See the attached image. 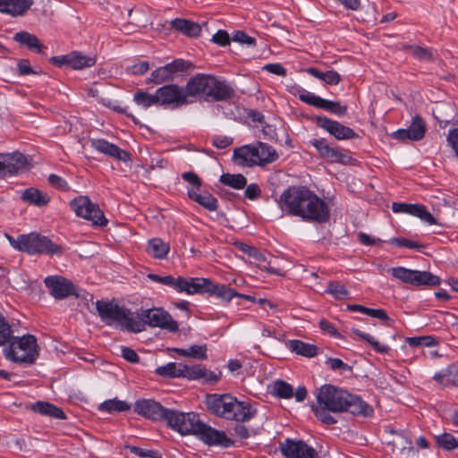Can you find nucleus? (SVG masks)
<instances>
[{"instance_id":"nucleus-1","label":"nucleus","mask_w":458,"mask_h":458,"mask_svg":"<svg viewBox=\"0 0 458 458\" xmlns=\"http://www.w3.org/2000/svg\"><path fill=\"white\" fill-rule=\"evenodd\" d=\"M165 420L173 429L181 435H195L208 445H221L226 447L232 444L223 432L208 427L193 412L169 410Z\"/></svg>"},{"instance_id":"nucleus-2","label":"nucleus","mask_w":458,"mask_h":458,"mask_svg":"<svg viewBox=\"0 0 458 458\" xmlns=\"http://www.w3.org/2000/svg\"><path fill=\"white\" fill-rule=\"evenodd\" d=\"M288 213L310 222L325 223L329 219L327 203L304 186L288 189Z\"/></svg>"},{"instance_id":"nucleus-3","label":"nucleus","mask_w":458,"mask_h":458,"mask_svg":"<svg viewBox=\"0 0 458 458\" xmlns=\"http://www.w3.org/2000/svg\"><path fill=\"white\" fill-rule=\"evenodd\" d=\"M318 405L331 412L348 411L353 415L371 416L373 409L360 397L332 385L322 386L316 394Z\"/></svg>"},{"instance_id":"nucleus-4","label":"nucleus","mask_w":458,"mask_h":458,"mask_svg":"<svg viewBox=\"0 0 458 458\" xmlns=\"http://www.w3.org/2000/svg\"><path fill=\"white\" fill-rule=\"evenodd\" d=\"M96 309L101 320L107 326L120 327L122 329L135 333L143 331L140 315L114 301H98Z\"/></svg>"},{"instance_id":"nucleus-5","label":"nucleus","mask_w":458,"mask_h":458,"mask_svg":"<svg viewBox=\"0 0 458 458\" xmlns=\"http://www.w3.org/2000/svg\"><path fill=\"white\" fill-rule=\"evenodd\" d=\"M188 99L190 98H212L222 100L231 94L230 88L211 75L198 74L190 79L185 86Z\"/></svg>"},{"instance_id":"nucleus-6","label":"nucleus","mask_w":458,"mask_h":458,"mask_svg":"<svg viewBox=\"0 0 458 458\" xmlns=\"http://www.w3.org/2000/svg\"><path fill=\"white\" fill-rule=\"evenodd\" d=\"M7 343L9 346L5 349V356L13 362L33 364L39 356L40 347L32 335L11 336Z\"/></svg>"},{"instance_id":"nucleus-7","label":"nucleus","mask_w":458,"mask_h":458,"mask_svg":"<svg viewBox=\"0 0 458 458\" xmlns=\"http://www.w3.org/2000/svg\"><path fill=\"white\" fill-rule=\"evenodd\" d=\"M388 272L394 278L413 286H437L440 284V278L428 271L396 267L390 268Z\"/></svg>"},{"instance_id":"nucleus-8","label":"nucleus","mask_w":458,"mask_h":458,"mask_svg":"<svg viewBox=\"0 0 458 458\" xmlns=\"http://www.w3.org/2000/svg\"><path fill=\"white\" fill-rule=\"evenodd\" d=\"M70 206L77 216L90 221L93 225L105 226L107 219L98 205L93 203L88 196H79L70 202Z\"/></svg>"},{"instance_id":"nucleus-9","label":"nucleus","mask_w":458,"mask_h":458,"mask_svg":"<svg viewBox=\"0 0 458 458\" xmlns=\"http://www.w3.org/2000/svg\"><path fill=\"white\" fill-rule=\"evenodd\" d=\"M29 165L27 157L19 151L0 153V178L22 173Z\"/></svg>"},{"instance_id":"nucleus-10","label":"nucleus","mask_w":458,"mask_h":458,"mask_svg":"<svg viewBox=\"0 0 458 458\" xmlns=\"http://www.w3.org/2000/svg\"><path fill=\"white\" fill-rule=\"evenodd\" d=\"M23 251L29 254L61 255L63 249L45 236L30 233L25 235Z\"/></svg>"},{"instance_id":"nucleus-11","label":"nucleus","mask_w":458,"mask_h":458,"mask_svg":"<svg viewBox=\"0 0 458 458\" xmlns=\"http://www.w3.org/2000/svg\"><path fill=\"white\" fill-rule=\"evenodd\" d=\"M140 319L143 323V329L145 328V324L153 327L166 329L171 332H175L178 329L177 323L162 309L155 308L147 310L140 315Z\"/></svg>"},{"instance_id":"nucleus-12","label":"nucleus","mask_w":458,"mask_h":458,"mask_svg":"<svg viewBox=\"0 0 458 458\" xmlns=\"http://www.w3.org/2000/svg\"><path fill=\"white\" fill-rule=\"evenodd\" d=\"M159 105L182 106L189 103L185 88L177 84H168L158 88L157 90Z\"/></svg>"},{"instance_id":"nucleus-13","label":"nucleus","mask_w":458,"mask_h":458,"mask_svg":"<svg viewBox=\"0 0 458 458\" xmlns=\"http://www.w3.org/2000/svg\"><path fill=\"white\" fill-rule=\"evenodd\" d=\"M170 286L178 293L185 292L188 294L203 293L205 290H209V280L206 278L185 279L182 276H172Z\"/></svg>"},{"instance_id":"nucleus-14","label":"nucleus","mask_w":458,"mask_h":458,"mask_svg":"<svg viewBox=\"0 0 458 458\" xmlns=\"http://www.w3.org/2000/svg\"><path fill=\"white\" fill-rule=\"evenodd\" d=\"M168 411L169 410H165L159 403L151 399L139 400L134 405L135 412L153 420L162 419L165 420Z\"/></svg>"},{"instance_id":"nucleus-15","label":"nucleus","mask_w":458,"mask_h":458,"mask_svg":"<svg viewBox=\"0 0 458 458\" xmlns=\"http://www.w3.org/2000/svg\"><path fill=\"white\" fill-rule=\"evenodd\" d=\"M233 399V397L229 394H208L206 396L207 408L211 413L226 419L232 416L228 411Z\"/></svg>"},{"instance_id":"nucleus-16","label":"nucleus","mask_w":458,"mask_h":458,"mask_svg":"<svg viewBox=\"0 0 458 458\" xmlns=\"http://www.w3.org/2000/svg\"><path fill=\"white\" fill-rule=\"evenodd\" d=\"M317 123L321 128L334 135L337 140H348L356 136V133L350 127L344 126L336 121L330 120L327 117L318 116Z\"/></svg>"},{"instance_id":"nucleus-17","label":"nucleus","mask_w":458,"mask_h":458,"mask_svg":"<svg viewBox=\"0 0 458 458\" xmlns=\"http://www.w3.org/2000/svg\"><path fill=\"white\" fill-rule=\"evenodd\" d=\"M46 285L55 299H64L74 293L73 284L61 276H48L45 279Z\"/></svg>"},{"instance_id":"nucleus-18","label":"nucleus","mask_w":458,"mask_h":458,"mask_svg":"<svg viewBox=\"0 0 458 458\" xmlns=\"http://www.w3.org/2000/svg\"><path fill=\"white\" fill-rule=\"evenodd\" d=\"M90 145L97 151L118 160L126 162L131 159L128 152L104 139H92L90 140Z\"/></svg>"},{"instance_id":"nucleus-19","label":"nucleus","mask_w":458,"mask_h":458,"mask_svg":"<svg viewBox=\"0 0 458 458\" xmlns=\"http://www.w3.org/2000/svg\"><path fill=\"white\" fill-rule=\"evenodd\" d=\"M426 131V124L420 115H415L408 129H401L394 132V138L400 140H420Z\"/></svg>"},{"instance_id":"nucleus-20","label":"nucleus","mask_w":458,"mask_h":458,"mask_svg":"<svg viewBox=\"0 0 458 458\" xmlns=\"http://www.w3.org/2000/svg\"><path fill=\"white\" fill-rule=\"evenodd\" d=\"M33 4L34 0H0V13L11 17L22 16Z\"/></svg>"},{"instance_id":"nucleus-21","label":"nucleus","mask_w":458,"mask_h":458,"mask_svg":"<svg viewBox=\"0 0 458 458\" xmlns=\"http://www.w3.org/2000/svg\"><path fill=\"white\" fill-rule=\"evenodd\" d=\"M288 458H319L316 450L302 440L288 438Z\"/></svg>"},{"instance_id":"nucleus-22","label":"nucleus","mask_w":458,"mask_h":458,"mask_svg":"<svg viewBox=\"0 0 458 458\" xmlns=\"http://www.w3.org/2000/svg\"><path fill=\"white\" fill-rule=\"evenodd\" d=\"M228 412L231 413L232 416L227 417V420L245 421L251 419L254 416L256 411L252 410L249 403L238 402L233 397Z\"/></svg>"},{"instance_id":"nucleus-23","label":"nucleus","mask_w":458,"mask_h":458,"mask_svg":"<svg viewBox=\"0 0 458 458\" xmlns=\"http://www.w3.org/2000/svg\"><path fill=\"white\" fill-rule=\"evenodd\" d=\"M156 373L165 377H182L188 378V375L191 373V366L182 363L170 362L165 366L158 367L156 369Z\"/></svg>"},{"instance_id":"nucleus-24","label":"nucleus","mask_w":458,"mask_h":458,"mask_svg":"<svg viewBox=\"0 0 458 458\" xmlns=\"http://www.w3.org/2000/svg\"><path fill=\"white\" fill-rule=\"evenodd\" d=\"M256 157L257 156L254 145H246L238 148L233 153L234 161L242 166L251 167L258 165V160H256Z\"/></svg>"},{"instance_id":"nucleus-25","label":"nucleus","mask_w":458,"mask_h":458,"mask_svg":"<svg viewBox=\"0 0 458 458\" xmlns=\"http://www.w3.org/2000/svg\"><path fill=\"white\" fill-rule=\"evenodd\" d=\"M312 144L322 157L330 159L333 162H344L347 157L338 148L330 147L325 140H315Z\"/></svg>"},{"instance_id":"nucleus-26","label":"nucleus","mask_w":458,"mask_h":458,"mask_svg":"<svg viewBox=\"0 0 458 458\" xmlns=\"http://www.w3.org/2000/svg\"><path fill=\"white\" fill-rule=\"evenodd\" d=\"M13 40L21 47H26L31 51L41 53L44 46L41 44L38 37L28 31H19L14 34Z\"/></svg>"},{"instance_id":"nucleus-27","label":"nucleus","mask_w":458,"mask_h":458,"mask_svg":"<svg viewBox=\"0 0 458 458\" xmlns=\"http://www.w3.org/2000/svg\"><path fill=\"white\" fill-rule=\"evenodd\" d=\"M391 433L395 435L394 438L389 442L393 452L403 457L408 456L413 450L411 440L403 433L396 434L395 431Z\"/></svg>"},{"instance_id":"nucleus-28","label":"nucleus","mask_w":458,"mask_h":458,"mask_svg":"<svg viewBox=\"0 0 458 458\" xmlns=\"http://www.w3.org/2000/svg\"><path fill=\"white\" fill-rule=\"evenodd\" d=\"M171 27L187 37H198L201 31V27L199 23L186 19L173 20Z\"/></svg>"},{"instance_id":"nucleus-29","label":"nucleus","mask_w":458,"mask_h":458,"mask_svg":"<svg viewBox=\"0 0 458 458\" xmlns=\"http://www.w3.org/2000/svg\"><path fill=\"white\" fill-rule=\"evenodd\" d=\"M288 348L292 352L306 358H313L318 353V348L316 345L304 343L301 340H289Z\"/></svg>"},{"instance_id":"nucleus-30","label":"nucleus","mask_w":458,"mask_h":458,"mask_svg":"<svg viewBox=\"0 0 458 458\" xmlns=\"http://www.w3.org/2000/svg\"><path fill=\"white\" fill-rule=\"evenodd\" d=\"M254 148L257 156L256 160H258V165L262 166L271 163L275 161L278 157L276 151L265 143L259 142L254 145Z\"/></svg>"},{"instance_id":"nucleus-31","label":"nucleus","mask_w":458,"mask_h":458,"mask_svg":"<svg viewBox=\"0 0 458 458\" xmlns=\"http://www.w3.org/2000/svg\"><path fill=\"white\" fill-rule=\"evenodd\" d=\"M95 55H86L81 52L73 51L70 53V67L73 70H81L89 68L96 64Z\"/></svg>"},{"instance_id":"nucleus-32","label":"nucleus","mask_w":458,"mask_h":458,"mask_svg":"<svg viewBox=\"0 0 458 458\" xmlns=\"http://www.w3.org/2000/svg\"><path fill=\"white\" fill-rule=\"evenodd\" d=\"M21 199L37 207H43L49 202L50 197L36 188H29L22 192Z\"/></svg>"},{"instance_id":"nucleus-33","label":"nucleus","mask_w":458,"mask_h":458,"mask_svg":"<svg viewBox=\"0 0 458 458\" xmlns=\"http://www.w3.org/2000/svg\"><path fill=\"white\" fill-rule=\"evenodd\" d=\"M188 196L209 211H215L217 208L216 199L208 192L199 194L194 189H190L188 190Z\"/></svg>"},{"instance_id":"nucleus-34","label":"nucleus","mask_w":458,"mask_h":458,"mask_svg":"<svg viewBox=\"0 0 458 458\" xmlns=\"http://www.w3.org/2000/svg\"><path fill=\"white\" fill-rule=\"evenodd\" d=\"M170 245L168 242H164L160 238H154L148 242V253L151 254L154 258L163 259L169 252Z\"/></svg>"},{"instance_id":"nucleus-35","label":"nucleus","mask_w":458,"mask_h":458,"mask_svg":"<svg viewBox=\"0 0 458 458\" xmlns=\"http://www.w3.org/2000/svg\"><path fill=\"white\" fill-rule=\"evenodd\" d=\"M32 410L42 415L56 418L65 419L64 411L58 407L46 402H38L32 406Z\"/></svg>"},{"instance_id":"nucleus-36","label":"nucleus","mask_w":458,"mask_h":458,"mask_svg":"<svg viewBox=\"0 0 458 458\" xmlns=\"http://www.w3.org/2000/svg\"><path fill=\"white\" fill-rule=\"evenodd\" d=\"M174 352L184 357L204 360L207 359V345H192L188 349L174 348Z\"/></svg>"},{"instance_id":"nucleus-37","label":"nucleus","mask_w":458,"mask_h":458,"mask_svg":"<svg viewBox=\"0 0 458 458\" xmlns=\"http://www.w3.org/2000/svg\"><path fill=\"white\" fill-rule=\"evenodd\" d=\"M188 378L191 380L204 378L206 382L214 383L218 380L219 376L199 365H195L191 366V373L188 375Z\"/></svg>"},{"instance_id":"nucleus-38","label":"nucleus","mask_w":458,"mask_h":458,"mask_svg":"<svg viewBox=\"0 0 458 458\" xmlns=\"http://www.w3.org/2000/svg\"><path fill=\"white\" fill-rule=\"evenodd\" d=\"M133 100L137 105L144 108L159 105L157 91L155 94H150L147 91L140 90L134 94Z\"/></svg>"},{"instance_id":"nucleus-39","label":"nucleus","mask_w":458,"mask_h":458,"mask_svg":"<svg viewBox=\"0 0 458 458\" xmlns=\"http://www.w3.org/2000/svg\"><path fill=\"white\" fill-rule=\"evenodd\" d=\"M131 409V404L116 398L105 401L99 405V410L106 412L125 411Z\"/></svg>"},{"instance_id":"nucleus-40","label":"nucleus","mask_w":458,"mask_h":458,"mask_svg":"<svg viewBox=\"0 0 458 458\" xmlns=\"http://www.w3.org/2000/svg\"><path fill=\"white\" fill-rule=\"evenodd\" d=\"M220 182L227 186L236 190L243 189L247 184V180L242 174H225L220 177Z\"/></svg>"},{"instance_id":"nucleus-41","label":"nucleus","mask_w":458,"mask_h":458,"mask_svg":"<svg viewBox=\"0 0 458 458\" xmlns=\"http://www.w3.org/2000/svg\"><path fill=\"white\" fill-rule=\"evenodd\" d=\"M352 333L358 335L360 339L369 343L374 350L379 353H387L390 351V347L388 345L380 344L369 334L363 333L356 328L352 329Z\"/></svg>"},{"instance_id":"nucleus-42","label":"nucleus","mask_w":458,"mask_h":458,"mask_svg":"<svg viewBox=\"0 0 458 458\" xmlns=\"http://www.w3.org/2000/svg\"><path fill=\"white\" fill-rule=\"evenodd\" d=\"M172 81L170 79V76L168 75L167 70L165 66H160L154 70L149 77L147 78L146 83L147 84H155L159 85L165 82Z\"/></svg>"},{"instance_id":"nucleus-43","label":"nucleus","mask_w":458,"mask_h":458,"mask_svg":"<svg viewBox=\"0 0 458 458\" xmlns=\"http://www.w3.org/2000/svg\"><path fill=\"white\" fill-rule=\"evenodd\" d=\"M165 66L171 81H174L176 77L184 72L189 68L190 64L182 59H176Z\"/></svg>"},{"instance_id":"nucleus-44","label":"nucleus","mask_w":458,"mask_h":458,"mask_svg":"<svg viewBox=\"0 0 458 458\" xmlns=\"http://www.w3.org/2000/svg\"><path fill=\"white\" fill-rule=\"evenodd\" d=\"M209 290H205L204 293H213L218 297H221L226 301H230L233 297L237 295V293L232 289L226 288L224 285H216L209 280Z\"/></svg>"},{"instance_id":"nucleus-45","label":"nucleus","mask_w":458,"mask_h":458,"mask_svg":"<svg viewBox=\"0 0 458 458\" xmlns=\"http://www.w3.org/2000/svg\"><path fill=\"white\" fill-rule=\"evenodd\" d=\"M410 215L420 217V219L428 222L429 225L436 224L434 216L427 210L423 205L411 204Z\"/></svg>"},{"instance_id":"nucleus-46","label":"nucleus","mask_w":458,"mask_h":458,"mask_svg":"<svg viewBox=\"0 0 458 458\" xmlns=\"http://www.w3.org/2000/svg\"><path fill=\"white\" fill-rule=\"evenodd\" d=\"M326 292L337 300L347 299L350 294L344 285L334 281L329 282Z\"/></svg>"},{"instance_id":"nucleus-47","label":"nucleus","mask_w":458,"mask_h":458,"mask_svg":"<svg viewBox=\"0 0 458 458\" xmlns=\"http://www.w3.org/2000/svg\"><path fill=\"white\" fill-rule=\"evenodd\" d=\"M437 444L445 450H453L458 448V441L449 433H444L437 437Z\"/></svg>"},{"instance_id":"nucleus-48","label":"nucleus","mask_w":458,"mask_h":458,"mask_svg":"<svg viewBox=\"0 0 458 458\" xmlns=\"http://www.w3.org/2000/svg\"><path fill=\"white\" fill-rule=\"evenodd\" d=\"M318 108L332 112L336 114H344L347 109L346 106H341L339 102L327 100L322 98H320Z\"/></svg>"},{"instance_id":"nucleus-49","label":"nucleus","mask_w":458,"mask_h":458,"mask_svg":"<svg viewBox=\"0 0 458 458\" xmlns=\"http://www.w3.org/2000/svg\"><path fill=\"white\" fill-rule=\"evenodd\" d=\"M318 108L332 112L336 114H344L347 109L346 106H341L339 102L327 100L322 98H320Z\"/></svg>"},{"instance_id":"nucleus-50","label":"nucleus","mask_w":458,"mask_h":458,"mask_svg":"<svg viewBox=\"0 0 458 458\" xmlns=\"http://www.w3.org/2000/svg\"><path fill=\"white\" fill-rule=\"evenodd\" d=\"M312 410L316 417L323 423L331 425L336 422V420L328 413V409L323 408L321 405L312 406Z\"/></svg>"},{"instance_id":"nucleus-51","label":"nucleus","mask_w":458,"mask_h":458,"mask_svg":"<svg viewBox=\"0 0 458 458\" xmlns=\"http://www.w3.org/2000/svg\"><path fill=\"white\" fill-rule=\"evenodd\" d=\"M388 243L396 245L398 247H403V248H409V249L420 250V249L423 248V245H421L416 242L410 241L403 237L392 238L388 241Z\"/></svg>"},{"instance_id":"nucleus-52","label":"nucleus","mask_w":458,"mask_h":458,"mask_svg":"<svg viewBox=\"0 0 458 458\" xmlns=\"http://www.w3.org/2000/svg\"><path fill=\"white\" fill-rule=\"evenodd\" d=\"M407 343L411 346H433L436 345L437 341L432 336H420V337H410L407 338Z\"/></svg>"},{"instance_id":"nucleus-53","label":"nucleus","mask_w":458,"mask_h":458,"mask_svg":"<svg viewBox=\"0 0 458 458\" xmlns=\"http://www.w3.org/2000/svg\"><path fill=\"white\" fill-rule=\"evenodd\" d=\"M12 335L10 325L5 321V318L0 315V345L7 343Z\"/></svg>"},{"instance_id":"nucleus-54","label":"nucleus","mask_w":458,"mask_h":458,"mask_svg":"<svg viewBox=\"0 0 458 458\" xmlns=\"http://www.w3.org/2000/svg\"><path fill=\"white\" fill-rule=\"evenodd\" d=\"M271 394L275 396L286 397V384L282 380H277L269 386Z\"/></svg>"},{"instance_id":"nucleus-55","label":"nucleus","mask_w":458,"mask_h":458,"mask_svg":"<svg viewBox=\"0 0 458 458\" xmlns=\"http://www.w3.org/2000/svg\"><path fill=\"white\" fill-rule=\"evenodd\" d=\"M307 396V389L305 386H299L296 391L293 387L288 384V399L294 397L297 402H302Z\"/></svg>"},{"instance_id":"nucleus-56","label":"nucleus","mask_w":458,"mask_h":458,"mask_svg":"<svg viewBox=\"0 0 458 458\" xmlns=\"http://www.w3.org/2000/svg\"><path fill=\"white\" fill-rule=\"evenodd\" d=\"M131 453L135 454L136 455L141 457V458H161V455L154 451L151 450H143L136 446H126Z\"/></svg>"},{"instance_id":"nucleus-57","label":"nucleus","mask_w":458,"mask_h":458,"mask_svg":"<svg viewBox=\"0 0 458 458\" xmlns=\"http://www.w3.org/2000/svg\"><path fill=\"white\" fill-rule=\"evenodd\" d=\"M411 54L420 60H429L432 57L429 50L420 47H409Z\"/></svg>"},{"instance_id":"nucleus-58","label":"nucleus","mask_w":458,"mask_h":458,"mask_svg":"<svg viewBox=\"0 0 458 458\" xmlns=\"http://www.w3.org/2000/svg\"><path fill=\"white\" fill-rule=\"evenodd\" d=\"M212 41L219 46H227L230 44L231 38L225 30H218L213 35Z\"/></svg>"},{"instance_id":"nucleus-59","label":"nucleus","mask_w":458,"mask_h":458,"mask_svg":"<svg viewBox=\"0 0 458 458\" xmlns=\"http://www.w3.org/2000/svg\"><path fill=\"white\" fill-rule=\"evenodd\" d=\"M326 364L332 369H343V370H348L350 369V366L345 364L342 360L338 358H327L326 360Z\"/></svg>"},{"instance_id":"nucleus-60","label":"nucleus","mask_w":458,"mask_h":458,"mask_svg":"<svg viewBox=\"0 0 458 458\" xmlns=\"http://www.w3.org/2000/svg\"><path fill=\"white\" fill-rule=\"evenodd\" d=\"M232 40L234 42L246 44V45H254L255 44V38L248 36L243 31H236L233 35Z\"/></svg>"},{"instance_id":"nucleus-61","label":"nucleus","mask_w":458,"mask_h":458,"mask_svg":"<svg viewBox=\"0 0 458 458\" xmlns=\"http://www.w3.org/2000/svg\"><path fill=\"white\" fill-rule=\"evenodd\" d=\"M264 71L277 75V76H284L285 75V69L284 67L280 64H267L263 66L262 68Z\"/></svg>"},{"instance_id":"nucleus-62","label":"nucleus","mask_w":458,"mask_h":458,"mask_svg":"<svg viewBox=\"0 0 458 458\" xmlns=\"http://www.w3.org/2000/svg\"><path fill=\"white\" fill-rule=\"evenodd\" d=\"M257 129L262 133L264 139L272 140L276 136V129L270 124L264 123L261 125H258Z\"/></svg>"},{"instance_id":"nucleus-63","label":"nucleus","mask_w":458,"mask_h":458,"mask_svg":"<svg viewBox=\"0 0 458 458\" xmlns=\"http://www.w3.org/2000/svg\"><path fill=\"white\" fill-rule=\"evenodd\" d=\"M48 182L52 186L59 190L65 191L68 189L67 182L63 178L56 174H50L48 176Z\"/></svg>"},{"instance_id":"nucleus-64","label":"nucleus","mask_w":458,"mask_h":458,"mask_svg":"<svg viewBox=\"0 0 458 458\" xmlns=\"http://www.w3.org/2000/svg\"><path fill=\"white\" fill-rule=\"evenodd\" d=\"M447 141L458 157V129H453L449 131L447 135Z\"/></svg>"}]
</instances>
